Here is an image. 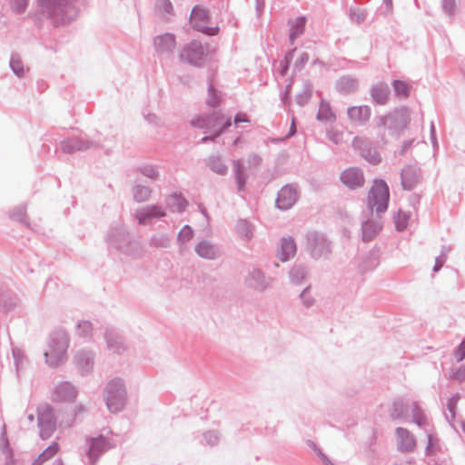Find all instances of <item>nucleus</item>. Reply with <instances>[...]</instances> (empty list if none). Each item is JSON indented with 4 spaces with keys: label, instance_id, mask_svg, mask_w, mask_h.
<instances>
[{
    "label": "nucleus",
    "instance_id": "obj_1",
    "mask_svg": "<svg viewBox=\"0 0 465 465\" xmlns=\"http://www.w3.org/2000/svg\"><path fill=\"white\" fill-rule=\"evenodd\" d=\"M105 242L109 249L114 250L133 259L141 258L143 255V248L141 242L134 239L124 223L111 226L105 235Z\"/></svg>",
    "mask_w": 465,
    "mask_h": 465
},
{
    "label": "nucleus",
    "instance_id": "obj_2",
    "mask_svg": "<svg viewBox=\"0 0 465 465\" xmlns=\"http://www.w3.org/2000/svg\"><path fill=\"white\" fill-rule=\"evenodd\" d=\"M40 11L54 24L68 23L77 16L75 0H37Z\"/></svg>",
    "mask_w": 465,
    "mask_h": 465
},
{
    "label": "nucleus",
    "instance_id": "obj_3",
    "mask_svg": "<svg viewBox=\"0 0 465 465\" xmlns=\"http://www.w3.org/2000/svg\"><path fill=\"white\" fill-rule=\"evenodd\" d=\"M69 341V335L64 330L54 331L50 335L47 349L44 354L48 366L56 368L65 361Z\"/></svg>",
    "mask_w": 465,
    "mask_h": 465
},
{
    "label": "nucleus",
    "instance_id": "obj_4",
    "mask_svg": "<svg viewBox=\"0 0 465 465\" xmlns=\"http://www.w3.org/2000/svg\"><path fill=\"white\" fill-rule=\"evenodd\" d=\"M374 121L379 129H383L382 135L387 133L389 135L397 136L409 124L410 114L407 108L401 107L385 115L377 116Z\"/></svg>",
    "mask_w": 465,
    "mask_h": 465
},
{
    "label": "nucleus",
    "instance_id": "obj_5",
    "mask_svg": "<svg viewBox=\"0 0 465 465\" xmlns=\"http://www.w3.org/2000/svg\"><path fill=\"white\" fill-rule=\"evenodd\" d=\"M126 388L124 381L120 378L111 380L105 386L104 399L107 409L116 413L121 411L126 403Z\"/></svg>",
    "mask_w": 465,
    "mask_h": 465
},
{
    "label": "nucleus",
    "instance_id": "obj_6",
    "mask_svg": "<svg viewBox=\"0 0 465 465\" xmlns=\"http://www.w3.org/2000/svg\"><path fill=\"white\" fill-rule=\"evenodd\" d=\"M390 198L389 187L382 180L375 181L368 194L367 205L371 213H384L388 208Z\"/></svg>",
    "mask_w": 465,
    "mask_h": 465
},
{
    "label": "nucleus",
    "instance_id": "obj_7",
    "mask_svg": "<svg viewBox=\"0 0 465 465\" xmlns=\"http://www.w3.org/2000/svg\"><path fill=\"white\" fill-rule=\"evenodd\" d=\"M191 124L196 128L206 129L213 134L214 137H218L226 127L231 125V119L223 114H204L192 119Z\"/></svg>",
    "mask_w": 465,
    "mask_h": 465
},
{
    "label": "nucleus",
    "instance_id": "obj_8",
    "mask_svg": "<svg viewBox=\"0 0 465 465\" xmlns=\"http://www.w3.org/2000/svg\"><path fill=\"white\" fill-rule=\"evenodd\" d=\"M306 240V250L312 259H327L331 253V242L324 234L310 232L307 233Z\"/></svg>",
    "mask_w": 465,
    "mask_h": 465
},
{
    "label": "nucleus",
    "instance_id": "obj_9",
    "mask_svg": "<svg viewBox=\"0 0 465 465\" xmlns=\"http://www.w3.org/2000/svg\"><path fill=\"white\" fill-rule=\"evenodd\" d=\"M37 425L40 429V437L43 440L49 439L56 429V421L53 408L43 403L37 407Z\"/></svg>",
    "mask_w": 465,
    "mask_h": 465
},
{
    "label": "nucleus",
    "instance_id": "obj_10",
    "mask_svg": "<svg viewBox=\"0 0 465 465\" xmlns=\"http://www.w3.org/2000/svg\"><path fill=\"white\" fill-rule=\"evenodd\" d=\"M206 55V49L202 43L193 40L183 46L179 53V59L193 66H201Z\"/></svg>",
    "mask_w": 465,
    "mask_h": 465
},
{
    "label": "nucleus",
    "instance_id": "obj_11",
    "mask_svg": "<svg viewBox=\"0 0 465 465\" xmlns=\"http://www.w3.org/2000/svg\"><path fill=\"white\" fill-rule=\"evenodd\" d=\"M114 447V444L104 435L86 439L85 455L89 463L94 465L101 455Z\"/></svg>",
    "mask_w": 465,
    "mask_h": 465
},
{
    "label": "nucleus",
    "instance_id": "obj_12",
    "mask_svg": "<svg viewBox=\"0 0 465 465\" xmlns=\"http://www.w3.org/2000/svg\"><path fill=\"white\" fill-rule=\"evenodd\" d=\"M96 141L90 140L82 136H73L61 141L60 149L64 153H74L79 151H86L98 147Z\"/></svg>",
    "mask_w": 465,
    "mask_h": 465
},
{
    "label": "nucleus",
    "instance_id": "obj_13",
    "mask_svg": "<svg viewBox=\"0 0 465 465\" xmlns=\"http://www.w3.org/2000/svg\"><path fill=\"white\" fill-rule=\"evenodd\" d=\"M299 195L296 184H286L278 192L275 205L282 211L289 210L296 203Z\"/></svg>",
    "mask_w": 465,
    "mask_h": 465
},
{
    "label": "nucleus",
    "instance_id": "obj_14",
    "mask_svg": "<svg viewBox=\"0 0 465 465\" xmlns=\"http://www.w3.org/2000/svg\"><path fill=\"white\" fill-rule=\"evenodd\" d=\"M134 216L140 225H147L154 219L165 217L166 211L162 205L149 204L137 209Z\"/></svg>",
    "mask_w": 465,
    "mask_h": 465
},
{
    "label": "nucleus",
    "instance_id": "obj_15",
    "mask_svg": "<svg viewBox=\"0 0 465 465\" xmlns=\"http://www.w3.org/2000/svg\"><path fill=\"white\" fill-rule=\"evenodd\" d=\"M272 279L259 268H251L245 277V284L259 292H264L271 286Z\"/></svg>",
    "mask_w": 465,
    "mask_h": 465
},
{
    "label": "nucleus",
    "instance_id": "obj_16",
    "mask_svg": "<svg viewBox=\"0 0 465 465\" xmlns=\"http://www.w3.org/2000/svg\"><path fill=\"white\" fill-rule=\"evenodd\" d=\"M77 394L76 387L70 381H60L54 386L51 399L56 402H72L76 399Z\"/></svg>",
    "mask_w": 465,
    "mask_h": 465
},
{
    "label": "nucleus",
    "instance_id": "obj_17",
    "mask_svg": "<svg viewBox=\"0 0 465 465\" xmlns=\"http://www.w3.org/2000/svg\"><path fill=\"white\" fill-rule=\"evenodd\" d=\"M194 252L200 258L208 261H216L223 256L220 246L206 239L201 240L195 244Z\"/></svg>",
    "mask_w": 465,
    "mask_h": 465
},
{
    "label": "nucleus",
    "instance_id": "obj_18",
    "mask_svg": "<svg viewBox=\"0 0 465 465\" xmlns=\"http://www.w3.org/2000/svg\"><path fill=\"white\" fill-rule=\"evenodd\" d=\"M77 371L85 376L92 372L94 364V353L91 350L82 349L76 351L73 360Z\"/></svg>",
    "mask_w": 465,
    "mask_h": 465
},
{
    "label": "nucleus",
    "instance_id": "obj_19",
    "mask_svg": "<svg viewBox=\"0 0 465 465\" xmlns=\"http://www.w3.org/2000/svg\"><path fill=\"white\" fill-rule=\"evenodd\" d=\"M153 43L158 55L171 57L176 47V37L173 34L164 33L155 36Z\"/></svg>",
    "mask_w": 465,
    "mask_h": 465
},
{
    "label": "nucleus",
    "instance_id": "obj_20",
    "mask_svg": "<svg viewBox=\"0 0 465 465\" xmlns=\"http://www.w3.org/2000/svg\"><path fill=\"white\" fill-rule=\"evenodd\" d=\"M410 409L411 411L412 421L419 427L424 428L425 432L427 433L428 444L426 447V452L427 454H430L432 448V435L427 429V426H429V420L417 402H411Z\"/></svg>",
    "mask_w": 465,
    "mask_h": 465
},
{
    "label": "nucleus",
    "instance_id": "obj_21",
    "mask_svg": "<svg viewBox=\"0 0 465 465\" xmlns=\"http://www.w3.org/2000/svg\"><path fill=\"white\" fill-rule=\"evenodd\" d=\"M341 181L350 189H356L363 185L364 176L361 169L351 167L341 173Z\"/></svg>",
    "mask_w": 465,
    "mask_h": 465
},
{
    "label": "nucleus",
    "instance_id": "obj_22",
    "mask_svg": "<svg viewBox=\"0 0 465 465\" xmlns=\"http://www.w3.org/2000/svg\"><path fill=\"white\" fill-rule=\"evenodd\" d=\"M104 340L107 349L113 353L122 354L127 348L124 338L114 329H106Z\"/></svg>",
    "mask_w": 465,
    "mask_h": 465
},
{
    "label": "nucleus",
    "instance_id": "obj_23",
    "mask_svg": "<svg viewBox=\"0 0 465 465\" xmlns=\"http://www.w3.org/2000/svg\"><path fill=\"white\" fill-rule=\"evenodd\" d=\"M401 179L403 189L411 190L420 183V170L415 165H407L401 171Z\"/></svg>",
    "mask_w": 465,
    "mask_h": 465
},
{
    "label": "nucleus",
    "instance_id": "obj_24",
    "mask_svg": "<svg viewBox=\"0 0 465 465\" xmlns=\"http://www.w3.org/2000/svg\"><path fill=\"white\" fill-rule=\"evenodd\" d=\"M397 445L398 450L401 452H411L416 447V440L414 435L410 432L407 429L397 428Z\"/></svg>",
    "mask_w": 465,
    "mask_h": 465
},
{
    "label": "nucleus",
    "instance_id": "obj_25",
    "mask_svg": "<svg viewBox=\"0 0 465 465\" xmlns=\"http://www.w3.org/2000/svg\"><path fill=\"white\" fill-rule=\"evenodd\" d=\"M371 110L368 105L350 106L347 109L349 120L356 124L363 125L371 118Z\"/></svg>",
    "mask_w": 465,
    "mask_h": 465
},
{
    "label": "nucleus",
    "instance_id": "obj_26",
    "mask_svg": "<svg viewBox=\"0 0 465 465\" xmlns=\"http://www.w3.org/2000/svg\"><path fill=\"white\" fill-rule=\"evenodd\" d=\"M297 247L293 238L291 236L282 237L277 255L282 262H287L295 255Z\"/></svg>",
    "mask_w": 465,
    "mask_h": 465
},
{
    "label": "nucleus",
    "instance_id": "obj_27",
    "mask_svg": "<svg viewBox=\"0 0 465 465\" xmlns=\"http://www.w3.org/2000/svg\"><path fill=\"white\" fill-rule=\"evenodd\" d=\"M390 94V87L384 82L377 83L371 88V99L377 104H386L389 101Z\"/></svg>",
    "mask_w": 465,
    "mask_h": 465
},
{
    "label": "nucleus",
    "instance_id": "obj_28",
    "mask_svg": "<svg viewBox=\"0 0 465 465\" xmlns=\"http://www.w3.org/2000/svg\"><path fill=\"white\" fill-rule=\"evenodd\" d=\"M381 229V223L378 219H368L361 224L362 241H371Z\"/></svg>",
    "mask_w": 465,
    "mask_h": 465
},
{
    "label": "nucleus",
    "instance_id": "obj_29",
    "mask_svg": "<svg viewBox=\"0 0 465 465\" xmlns=\"http://www.w3.org/2000/svg\"><path fill=\"white\" fill-rule=\"evenodd\" d=\"M19 302V298L11 290L0 288V308L8 312L14 309Z\"/></svg>",
    "mask_w": 465,
    "mask_h": 465
},
{
    "label": "nucleus",
    "instance_id": "obj_30",
    "mask_svg": "<svg viewBox=\"0 0 465 465\" xmlns=\"http://www.w3.org/2000/svg\"><path fill=\"white\" fill-rule=\"evenodd\" d=\"M187 206V201L177 193H173L165 198V207L172 213H183Z\"/></svg>",
    "mask_w": 465,
    "mask_h": 465
},
{
    "label": "nucleus",
    "instance_id": "obj_31",
    "mask_svg": "<svg viewBox=\"0 0 465 465\" xmlns=\"http://www.w3.org/2000/svg\"><path fill=\"white\" fill-rule=\"evenodd\" d=\"M357 79L351 76H342L336 82L337 91L343 94L354 93L357 90Z\"/></svg>",
    "mask_w": 465,
    "mask_h": 465
},
{
    "label": "nucleus",
    "instance_id": "obj_32",
    "mask_svg": "<svg viewBox=\"0 0 465 465\" xmlns=\"http://www.w3.org/2000/svg\"><path fill=\"white\" fill-rule=\"evenodd\" d=\"M308 277V268L304 264H294L289 272V278L292 284L301 285Z\"/></svg>",
    "mask_w": 465,
    "mask_h": 465
},
{
    "label": "nucleus",
    "instance_id": "obj_33",
    "mask_svg": "<svg viewBox=\"0 0 465 465\" xmlns=\"http://www.w3.org/2000/svg\"><path fill=\"white\" fill-rule=\"evenodd\" d=\"M411 403L399 399L393 402L392 409L391 411V416L392 419H407L409 417V410Z\"/></svg>",
    "mask_w": 465,
    "mask_h": 465
},
{
    "label": "nucleus",
    "instance_id": "obj_34",
    "mask_svg": "<svg viewBox=\"0 0 465 465\" xmlns=\"http://www.w3.org/2000/svg\"><path fill=\"white\" fill-rule=\"evenodd\" d=\"M206 165L215 173L225 175L228 173V166L223 162L219 155H211L206 159Z\"/></svg>",
    "mask_w": 465,
    "mask_h": 465
},
{
    "label": "nucleus",
    "instance_id": "obj_35",
    "mask_svg": "<svg viewBox=\"0 0 465 465\" xmlns=\"http://www.w3.org/2000/svg\"><path fill=\"white\" fill-rule=\"evenodd\" d=\"M316 118L321 122H334L336 119V115L331 111L330 104L326 101H322L320 103Z\"/></svg>",
    "mask_w": 465,
    "mask_h": 465
},
{
    "label": "nucleus",
    "instance_id": "obj_36",
    "mask_svg": "<svg viewBox=\"0 0 465 465\" xmlns=\"http://www.w3.org/2000/svg\"><path fill=\"white\" fill-rule=\"evenodd\" d=\"M242 168V163L241 160L233 161V173L239 192H242L244 190L246 183V175L244 174Z\"/></svg>",
    "mask_w": 465,
    "mask_h": 465
},
{
    "label": "nucleus",
    "instance_id": "obj_37",
    "mask_svg": "<svg viewBox=\"0 0 465 465\" xmlns=\"http://www.w3.org/2000/svg\"><path fill=\"white\" fill-rule=\"evenodd\" d=\"M133 197L137 203L147 201L152 193V190L148 186L137 184L133 187Z\"/></svg>",
    "mask_w": 465,
    "mask_h": 465
},
{
    "label": "nucleus",
    "instance_id": "obj_38",
    "mask_svg": "<svg viewBox=\"0 0 465 465\" xmlns=\"http://www.w3.org/2000/svg\"><path fill=\"white\" fill-rule=\"evenodd\" d=\"M305 26V17L301 16L296 18L292 24H291V32H290V41L292 44L294 40L302 35L304 31Z\"/></svg>",
    "mask_w": 465,
    "mask_h": 465
},
{
    "label": "nucleus",
    "instance_id": "obj_39",
    "mask_svg": "<svg viewBox=\"0 0 465 465\" xmlns=\"http://www.w3.org/2000/svg\"><path fill=\"white\" fill-rule=\"evenodd\" d=\"M236 232L238 235L243 240H250L252 235V226L246 220H239L236 223Z\"/></svg>",
    "mask_w": 465,
    "mask_h": 465
},
{
    "label": "nucleus",
    "instance_id": "obj_40",
    "mask_svg": "<svg viewBox=\"0 0 465 465\" xmlns=\"http://www.w3.org/2000/svg\"><path fill=\"white\" fill-rule=\"evenodd\" d=\"M150 245L156 248H167L171 243V237L166 233L153 234L149 242Z\"/></svg>",
    "mask_w": 465,
    "mask_h": 465
},
{
    "label": "nucleus",
    "instance_id": "obj_41",
    "mask_svg": "<svg viewBox=\"0 0 465 465\" xmlns=\"http://www.w3.org/2000/svg\"><path fill=\"white\" fill-rule=\"evenodd\" d=\"M312 89V84L310 82H305L303 90L296 96V103L301 106L305 105L311 99Z\"/></svg>",
    "mask_w": 465,
    "mask_h": 465
},
{
    "label": "nucleus",
    "instance_id": "obj_42",
    "mask_svg": "<svg viewBox=\"0 0 465 465\" xmlns=\"http://www.w3.org/2000/svg\"><path fill=\"white\" fill-rule=\"evenodd\" d=\"M76 334L83 338H89L93 334V325L89 321H80L75 329Z\"/></svg>",
    "mask_w": 465,
    "mask_h": 465
},
{
    "label": "nucleus",
    "instance_id": "obj_43",
    "mask_svg": "<svg viewBox=\"0 0 465 465\" xmlns=\"http://www.w3.org/2000/svg\"><path fill=\"white\" fill-rule=\"evenodd\" d=\"M194 232L189 225H184L177 235L178 243L183 246L190 242L193 237Z\"/></svg>",
    "mask_w": 465,
    "mask_h": 465
},
{
    "label": "nucleus",
    "instance_id": "obj_44",
    "mask_svg": "<svg viewBox=\"0 0 465 465\" xmlns=\"http://www.w3.org/2000/svg\"><path fill=\"white\" fill-rule=\"evenodd\" d=\"M10 67L18 77H22L24 75V64L18 54H12L10 59Z\"/></svg>",
    "mask_w": 465,
    "mask_h": 465
},
{
    "label": "nucleus",
    "instance_id": "obj_45",
    "mask_svg": "<svg viewBox=\"0 0 465 465\" xmlns=\"http://www.w3.org/2000/svg\"><path fill=\"white\" fill-rule=\"evenodd\" d=\"M441 10L448 17H453L457 13L456 0H441Z\"/></svg>",
    "mask_w": 465,
    "mask_h": 465
},
{
    "label": "nucleus",
    "instance_id": "obj_46",
    "mask_svg": "<svg viewBox=\"0 0 465 465\" xmlns=\"http://www.w3.org/2000/svg\"><path fill=\"white\" fill-rule=\"evenodd\" d=\"M460 398V394L457 393L448 400L447 408L450 412V415L445 414V417L449 420L450 423H451V420H453L455 418L457 404H458Z\"/></svg>",
    "mask_w": 465,
    "mask_h": 465
},
{
    "label": "nucleus",
    "instance_id": "obj_47",
    "mask_svg": "<svg viewBox=\"0 0 465 465\" xmlns=\"http://www.w3.org/2000/svg\"><path fill=\"white\" fill-rule=\"evenodd\" d=\"M138 170L143 176L152 180H157L159 178V172L157 167L153 164L142 165Z\"/></svg>",
    "mask_w": 465,
    "mask_h": 465
},
{
    "label": "nucleus",
    "instance_id": "obj_48",
    "mask_svg": "<svg viewBox=\"0 0 465 465\" xmlns=\"http://www.w3.org/2000/svg\"><path fill=\"white\" fill-rule=\"evenodd\" d=\"M409 218V213L400 210L394 218L396 229L400 232L405 230L408 225Z\"/></svg>",
    "mask_w": 465,
    "mask_h": 465
},
{
    "label": "nucleus",
    "instance_id": "obj_49",
    "mask_svg": "<svg viewBox=\"0 0 465 465\" xmlns=\"http://www.w3.org/2000/svg\"><path fill=\"white\" fill-rule=\"evenodd\" d=\"M366 161L372 164H377L381 162V157L375 148L368 147L362 154H361Z\"/></svg>",
    "mask_w": 465,
    "mask_h": 465
},
{
    "label": "nucleus",
    "instance_id": "obj_50",
    "mask_svg": "<svg viewBox=\"0 0 465 465\" xmlns=\"http://www.w3.org/2000/svg\"><path fill=\"white\" fill-rule=\"evenodd\" d=\"M352 146L354 149L358 150L361 154L364 153L368 149V147H371V142L369 139L364 137H355L352 141Z\"/></svg>",
    "mask_w": 465,
    "mask_h": 465
},
{
    "label": "nucleus",
    "instance_id": "obj_51",
    "mask_svg": "<svg viewBox=\"0 0 465 465\" xmlns=\"http://www.w3.org/2000/svg\"><path fill=\"white\" fill-rule=\"evenodd\" d=\"M58 444L56 442H53L38 456V458L41 460V462L45 463L46 460L51 459L58 451Z\"/></svg>",
    "mask_w": 465,
    "mask_h": 465
},
{
    "label": "nucleus",
    "instance_id": "obj_52",
    "mask_svg": "<svg viewBox=\"0 0 465 465\" xmlns=\"http://www.w3.org/2000/svg\"><path fill=\"white\" fill-rule=\"evenodd\" d=\"M58 444L56 442H53L38 456V458L41 460V462L45 463L46 460L51 459L58 451Z\"/></svg>",
    "mask_w": 465,
    "mask_h": 465
},
{
    "label": "nucleus",
    "instance_id": "obj_53",
    "mask_svg": "<svg viewBox=\"0 0 465 465\" xmlns=\"http://www.w3.org/2000/svg\"><path fill=\"white\" fill-rule=\"evenodd\" d=\"M221 102V94L210 84L208 87L207 104L212 107L217 106Z\"/></svg>",
    "mask_w": 465,
    "mask_h": 465
},
{
    "label": "nucleus",
    "instance_id": "obj_54",
    "mask_svg": "<svg viewBox=\"0 0 465 465\" xmlns=\"http://www.w3.org/2000/svg\"><path fill=\"white\" fill-rule=\"evenodd\" d=\"M367 12L361 8H351L350 17L352 22L357 24L362 23L366 19Z\"/></svg>",
    "mask_w": 465,
    "mask_h": 465
},
{
    "label": "nucleus",
    "instance_id": "obj_55",
    "mask_svg": "<svg viewBox=\"0 0 465 465\" xmlns=\"http://www.w3.org/2000/svg\"><path fill=\"white\" fill-rule=\"evenodd\" d=\"M392 86H393L395 94L398 96H401V97L405 98L409 95V88H408V85L404 82L400 81V80H394L392 83Z\"/></svg>",
    "mask_w": 465,
    "mask_h": 465
},
{
    "label": "nucleus",
    "instance_id": "obj_56",
    "mask_svg": "<svg viewBox=\"0 0 465 465\" xmlns=\"http://www.w3.org/2000/svg\"><path fill=\"white\" fill-rule=\"evenodd\" d=\"M310 290L311 286L309 285L300 294V299L306 308L312 307L315 302V299L312 296Z\"/></svg>",
    "mask_w": 465,
    "mask_h": 465
},
{
    "label": "nucleus",
    "instance_id": "obj_57",
    "mask_svg": "<svg viewBox=\"0 0 465 465\" xmlns=\"http://www.w3.org/2000/svg\"><path fill=\"white\" fill-rule=\"evenodd\" d=\"M327 138L335 144L341 143L343 134L341 131L334 127H331L326 131Z\"/></svg>",
    "mask_w": 465,
    "mask_h": 465
},
{
    "label": "nucleus",
    "instance_id": "obj_58",
    "mask_svg": "<svg viewBox=\"0 0 465 465\" xmlns=\"http://www.w3.org/2000/svg\"><path fill=\"white\" fill-rule=\"evenodd\" d=\"M208 15V10L199 5L194 6L191 13L192 19H198L200 21L207 20Z\"/></svg>",
    "mask_w": 465,
    "mask_h": 465
},
{
    "label": "nucleus",
    "instance_id": "obj_59",
    "mask_svg": "<svg viewBox=\"0 0 465 465\" xmlns=\"http://www.w3.org/2000/svg\"><path fill=\"white\" fill-rule=\"evenodd\" d=\"M203 438L205 440V443L211 447L215 446L218 444L220 440V435L218 431L216 430H208L204 432Z\"/></svg>",
    "mask_w": 465,
    "mask_h": 465
},
{
    "label": "nucleus",
    "instance_id": "obj_60",
    "mask_svg": "<svg viewBox=\"0 0 465 465\" xmlns=\"http://www.w3.org/2000/svg\"><path fill=\"white\" fill-rule=\"evenodd\" d=\"M450 252V248L443 246L441 250V253L436 257L435 264L433 267V272H437L440 270V268L443 266L444 262H446L447 258V252Z\"/></svg>",
    "mask_w": 465,
    "mask_h": 465
},
{
    "label": "nucleus",
    "instance_id": "obj_61",
    "mask_svg": "<svg viewBox=\"0 0 465 465\" xmlns=\"http://www.w3.org/2000/svg\"><path fill=\"white\" fill-rule=\"evenodd\" d=\"M12 353L16 366V371H18L19 369L22 368L24 365L25 354L23 351L19 348H14L12 350Z\"/></svg>",
    "mask_w": 465,
    "mask_h": 465
},
{
    "label": "nucleus",
    "instance_id": "obj_62",
    "mask_svg": "<svg viewBox=\"0 0 465 465\" xmlns=\"http://www.w3.org/2000/svg\"><path fill=\"white\" fill-rule=\"evenodd\" d=\"M29 0H11V7L14 12L22 14L25 11Z\"/></svg>",
    "mask_w": 465,
    "mask_h": 465
},
{
    "label": "nucleus",
    "instance_id": "obj_63",
    "mask_svg": "<svg viewBox=\"0 0 465 465\" xmlns=\"http://www.w3.org/2000/svg\"><path fill=\"white\" fill-rule=\"evenodd\" d=\"M10 218L24 223L25 219V208L24 206L15 207L10 213Z\"/></svg>",
    "mask_w": 465,
    "mask_h": 465
},
{
    "label": "nucleus",
    "instance_id": "obj_64",
    "mask_svg": "<svg viewBox=\"0 0 465 465\" xmlns=\"http://www.w3.org/2000/svg\"><path fill=\"white\" fill-rule=\"evenodd\" d=\"M450 377L454 381H463L465 380V365L451 370Z\"/></svg>",
    "mask_w": 465,
    "mask_h": 465
}]
</instances>
